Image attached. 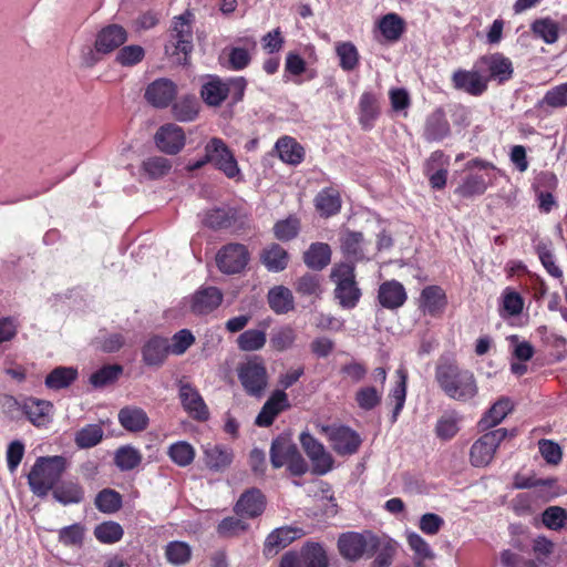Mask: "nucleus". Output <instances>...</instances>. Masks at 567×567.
Masks as SVG:
<instances>
[{
    "label": "nucleus",
    "mask_w": 567,
    "mask_h": 567,
    "mask_svg": "<svg viewBox=\"0 0 567 567\" xmlns=\"http://www.w3.org/2000/svg\"><path fill=\"white\" fill-rule=\"evenodd\" d=\"M435 381L447 398L458 402H468L478 393L474 373L450 359L439 360L435 367Z\"/></svg>",
    "instance_id": "1"
},
{
    "label": "nucleus",
    "mask_w": 567,
    "mask_h": 567,
    "mask_svg": "<svg viewBox=\"0 0 567 567\" xmlns=\"http://www.w3.org/2000/svg\"><path fill=\"white\" fill-rule=\"evenodd\" d=\"M66 468L63 456L39 457L32 466L28 483L32 493L44 497L55 486Z\"/></svg>",
    "instance_id": "2"
},
{
    "label": "nucleus",
    "mask_w": 567,
    "mask_h": 567,
    "mask_svg": "<svg viewBox=\"0 0 567 567\" xmlns=\"http://www.w3.org/2000/svg\"><path fill=\"white\" fill-rule=\"evenodd\" d=\"M204 150L205 154L202 158L187 164L188 171L199 169L210 163L215 168L223 172L226 177L230 179L240 178L241 172L237 159L221 138H210Z\"/></svg>",
    "instance_id": "3"
},
{
    "label": "nucleus",
    "mask_w": 567,
    "mask_h": 567,
    "mask_svg": "<svg viewBox=\"0 0 567 567\" xmlns=\"http://www.w3.org/2000/svg\"><path fill=\"white\" fill-rule=\"evenodd\" d=\"M193 18L190 12H185L179 17H175L169 40L165 45V53L174 58V62L185 64L193 51Z\"/></svg>",
    "instance_id": "4"
},
{
    "label": "nucleus",
    "mask_w": 567,
    "mask_h": 567,
    "mask_svg": "<svg viewBox=\"0 0 567 567\" xmlns=\"http://www.w3.org/2000/svg\"><path fill=\"white\" fill-rule=\"evenodd\" d=\"M331 280L336 284L334 298L344 309L354 308L360 298L361 290L355 281L354 266L340 264L332 268Z\"/></svg>",
    "instance_id": "5"
},
{
    "label": "nucleus",
    "mask_w": 567,
    "mask_h": 567,
    "mask_svg": "<svg viewBox=\"0 0 567 567\" xmlns=\"http://www.w3.org/2000/svg\"><path fill=\"white\" fill-rule=\"evenodd\" d=\"M338 548L341 556L350 561L371 557L379 548V539L371 532H348L338 539Z\"/></svg>",
    "instance_id": "6"
},
{
    "label": "nucleus",
    "mask_w": 567,
    "mask_h": 567,
    "mask_svg": "<svg viewBox=\"0 0 567 567\" xmlns=\"http://www.w3.org/2000/svg\"><path fill=\"white\" fill-rule=\"evenodd\" d=\"M238 379L251 396L260 398L268 385V373L264 360L252 357L238 368Z\"/></svg>",
    "instance_id": "7"
},
{
    "label": "nucleus",
    "mask_w": 567,
    "mask_h": 567,
    "mask_svg": "<svg viewBox=\"0 0 567 567\" xmlns=\"http://www.w3.org/2000/svg\"><path fill=\"white\" fill-rule=\"evenodd\" d=\"M215 260L220 272L236 275L246 269L250 260V252L245 245L230 243L218 250Z\"/></svg>",
    "instance_id": "8"
},
{
    "label": "nucleus",
    "mask_w": 567,
    "mask_h": 567,
    "mask_svg": "<svg viewBox=\"0 0 567 567\" xmlns=\"http://www.w3.org/2000/svg\"><path fill=\"white\" fill-rule=\"evenodd\" d=\"M508 431L506 429H496L482 435L471 447V463L476 466L488 465L499 444L506 439Z\"/></svg>",
    "instance_id": "9"
},
{
    "label": "nucleus",
    "mask_w": 567,
    "mask_h": 567,
    "mask_svg": "<svg viewBox=\"0 0 567 567\" xmlns=\"http://www.w3.org/2000/svg\"><path fill=\"white\" fill-rule=\"evenodd\" d=\"M320 431L327 436L331 447L339 455H352L361 445L360 435L349 426L323 425Z\"/></svg>",
    "instance_id": "10"
},
{
    "label": "nucleus",
    "mask_w": 567,
    "mask_h": 567,
    "mask_svg": "<svg viewBox=\"0 0 567 567\" xmlns=\"http://www.w3.org/2000/svg\"><path fill=\"white\" fill-rule=\"evenodd\" d=\"M299 440L311 461L313 474L324 475L332 470L334 460L321 442L307 432L301 433Z\"/></svg>",
    "instance_id": "11"
},
{
    "label": "nucleus",
    "mask_w": 567,
    "mask_h": 567,
    "mask_svg": "<svg viewBox=\"0 0 567 567\" xmlns=\"http://www.w3.org/2000/svg\"><path fill=\"white\" fill-rule=\"evenodd\" d=\"M178 396L184 410L197 421H206L209 416L208 408L198 392L189 382L179 381Z\"/></svg>",
    "instance_id": "12"
},
{
    "label": "nucleus",
    "mask_w": 567,
    "mask_h": 567,
    "mask_svg": "<svg viewBox=\"0 0 567 567\" xmlns=\"http://www.w3.org/2000/svg\"><path fill=\"white\" fill-rule=\"evenodd\" d=\"M127 31L120 24H109L96 34L94 49L96 53L109 54L124 44Z\"/></svg>",
    "instance_id": "13"
},
{
    "label": "nucleus",
    "mask_w": 567,
    "mask_h": 567,
    "mask_svg": "<svg viewBox=\"0 0 567 567\" xmlns=\"http://www.w3.org/2000/svg\"><path fill=\"white\" fill-rule=\"evenodd\" d=\"M224 295L217 287H203L190 299V311L197 316L208 315L223 302Z\"/></svg>",
    "instance_id": "14"
},
{
    "label": "nucleus",
    "mask_w": 567,
    "mask_h": 567,
    "mask_svg": "<svg viewBox=\"0 0 567 567\" xmlns=\"http://www.w3.org/2000/svg\"><path fill=\"white\" fill-rule=\"evenodd\" d=\"M340 248L342 254L352 261L368 259V243L360 231L346 229L340 235Z\"/></svg>",
    "instance_id": "15"
},
{
    "label": "nucleus",
    "mask_w": 567,
    "mask_h": 567,
    "mask_svg": "<svg viewBox=\"0 0 567 567\" xmlns=\"http://www.w3.org/2000/svg\"><path fill=\"white\" fill-rule=\"evenodd\" d=\"M155 143L162 152L177 154L185 145V135L179 126L166 124L156 132Z\"/></svg>",
    "instance_id": "16"
},
{
    "label": "nucleus",
    "mask_w": 567,
    "mask_h": 567,
    "mask_svg": "<svg viewBox=\"0 0 567 567\" xmlns=\"http://www.w3.org/2000/svg\"><path fill=\"white\" fill-rule=\"evenodd\" d=\"M303 536V530L297 527L284 526L272 530L265 540L264 553L274 556L293 540Z\"/></svg>",
    "instance_id": "17"
},
{
    "label": "nucleus",
    "mask_w": 567,
    "mask_h": 567,
    "mask_svg": "<svg viewBox=\"0 0 567 567\" xmlns=\"http://www.w3.org/2000/svg\"><path fill=\"white\" fill-rule=\"evenodd\" d=\"M452 82L455 89L478 96L486 91L488 79L477 71L457 70L452 75Z\"/></svg>",
    "instance_id": "18"
},
{
    "label": "nucleus",
    "mask_w": 567,
    "mask_h": 567,
    "mask_svg": "<svg viewBox=\"0 0 567 567\" xmlns=\"http://www.w3.org/2000/svg\"><path fill=\"white\" fill-rule=\"evenodd\" d=\"M176 95V85L168 79H157L145 91L146 101L155 107H166Z\"/></svg>",
    "instance_id": "19"
},
{
    "label": "nucleus",
    "mask_w": 567,
    "mask_h": 567,
    "mask_svg": "<svg viewBox=\"0 0 567 567\" xmlns=\"http://www.w3.org/2000/svg\"><path fill=\"white\" fill-rule=\"evenodd\" d=\"M265 497L260 491L252 488L246 491L237 501L235 512L241 517L254 518L262 514Z\"/></svg>",
    "instance_id": "20"
},
{
    "label": "nucleus",
    "mask_w": 567,
    "mask_h": 567,
    "mask_svg": "<svg viewBox=\"0 0 567 567\" xmlns=\"http://www.w3.org/2000/svg\"><path fill=\"white\" fill-rule=\"evenodd\" d=\"M53 405L50 401L28 398L22 403V411L35 426H42L51 421Z\"/></svg>",
    "instance_id": "21"
},
{
    "label": "nucleus",
    "mask_w": 567,
    "mask_h": 567,
    "mask_svg": "<svg viewBox=\"0 0 567 567\" xmlns=\"http://www.w3.org/2000/svg\"><path fill=\"white\" fill-rule=\"evenodd\" d=\"M288 406V396L281 390H276L266 401L261 411L256 417L255 423L258 426H269L275 417Z\"/></svg>",
    "instance_id": "22"
},
{
    "label": "nucleus",
    "mask_w": 567,
    "mask_h": 567,
    "mask_svg": "<svg viewBox=\"0 0 567 567\" xmlns=\"http://www.w3.org/2000/svg\"><path fill=\"white\" fill-rule=\"evenodd\" d=\"M204 462L213 471H221L233 462V451L221 444L207 443L204 445Z\"/></svg>",
    "instance_id": "23"
},
{
    "label": "nucleus",
    "mask_w": 567,
    "mask_h": 567,
    "mask_svg": "<svg viewBox=\"0 0 567 567\" xmlns=\"http://www.w3.org/2000/svg\"><path fill=\"white\" fill-rule=\"evenodd\" d=\"M120 424L130 432H142L150 423L146 412L138 406L128 405L118 411Z\"/></svg>",
    "instance_id": "24"
},
{
    "label": "nucleus",
    "mask_w": 567,
    "mask_h": 567,
    "mask_svg": "<svg viewBox=\"0 0 567 567\" xmlns=\"http://www.w3.org/2000/svg\"><path fill=\"white\" fill-rule=\"evenodd\" d=\"M446 305V297L439 286L425 287L420 296V309L430 316H436L443 311Z\"/></svg>",
    "instance_id": "25"
},
{
    "label": "nucleus",
    "mask_w": 567,
    "mask_h": 567,
    "mask_svg": "<svg viewBox=\"0 0 567 567\" xmlns=\"http://www.w3.org/2000/svg\"><path fill=\"white\" fill-rule=\"evenodd\" d=\"M481 63L487 68L489 78L497 80L499 83L509 80L513 75L512 61L501 53L483 56Z\"/></svg>",
    "instance_id": "26"
},
{
    "label": "nucleus",
    "mask_w": 567,
    "mask_h": 567,
    "mask_svg": "<svg viewBox=\"0 0 567 567\" xmlns=\"http://www.w3.org/2000/svg\"><path fill=\"white\" fill-rule=\"evenodd\" d=\"M200 95L210 106H219L228 96V89L224 80L216 75H208L202 85Z\"/></svg>",
    "instance_id": "27"
},
{
    "label": "nucleus",
    "mask_w": 567,
    "mask_h": 567,
    "mask_svg": "<svg viewBox=\"0 0 567 567\" xmlns=\"http://www.w3.org/2000/svg\"><path fill=\"white\" fill-rule=\"evenodd\" d=\"M169 353L168 340L161 337L151 338L142 350L145 364L155 367L162 365Z\"/></svg>",
    "instance_id": "28"
},
{
    "label": "nucleus",
    "mask_w": 567,
    "mask_h": 567,
    "mask_svg": "<svg viewBox=\"0 0 567 567\" xmlns=\"http://www.w3.org/2000/svg\"><path fill=\"white\" fill-rule=\"evenodd\" d=\"M378 298L384 308L396 309L405 302L406 292L402 284L391 280L380 286Z\"/></svg>",
    "instance_id": "29"
},
{
    "label": "nucleus",
    "mask_w": 567,
    "mask_h": 567,
    "mask_svg": "<svg viewBox=\"0 0 567 567\" xmlns=\"http://www.w3.org/2000/svg\"><path fill=\"white\" fill-rule=\"evenodd\" d=\"M315 206L322 217L337 215L341 209L340 193L333 187L321 189L315 197Z\"/></svg>",
    "instance_id": "30"
},
{
    "label": "nucleus",
    "mask_w": 567,
    "mask_h": 567,
    "mask_svg": "<svg viewBox=\"0 0 567 567\" xmlns=\"http://www.w3.org/2000/svg\"><path fill=\"white\" fill-rule=\"evenodd\" d=\"M298 447L287 437H277L272 441L270 447V462L275 468L286 465L290 458L296 455Z\"/></svg>",
    "instance_id": "31"
},
{
    "label": "nucleus",
    "mask_w": 567,
    "mask_h": 567,
    "mask_svg": "<svg viewBox=\"0 0 567 567\" xmlns=\"http://www.w3.org/2000/svg\"><path fill=\"white\" fill-rule=\"evenodd\" d=\"M276 151L280 159L289 165H298L305 157L303 147L289 136H284L277 141Z\"/></svg>",
    "instance_id": "32"
},
{
    "label": "nucleus",
    "mask_w": 567,
    "mask_h": 567,
    "mask_svg": "<svg viewBox=\"0 0 567 567\" xmlns=\"http://www.w3.org/2000/svg\"><path fill=\"white\" fill-rule=\"evenodd\" d=\"M450 133V124L442 111L433 112L426 120L424 137L429 142H437Z\"/></svg>",
    "instance_id": "33"
},
{
    "label": "nucleus",
    "mask_w": 567,
    "mask_h": 567,
    "mask_svg": "<svg viewBox=\"0 0 567 567\" xmlns=\"http://www.w3.org/2000/svg\"><path fill=\"white\" fill-rule=\"evenodd\" d=\"M331 259V249L328 244L313 243L303 254L305 264L315 270L323 269Z\"/></svg>",
    "instance_id": "34"
},
{
    "label": "nucleus",
    "mask_w": 567,
    "mask_h": 567,
    "mask_svg": "<svg viewBox=\"0 0 567 567\" xmlns=\"http://www.w3.org/2000/svg\"><path fill=\"white\" fill-rule=\"evenodd\" d=\"M260 260L269 271L278 272L287 267L288 254L278 244H271L262 250Z\"/></svg>",
    "instance_id": "35"
},
{
    "label": "nucleus",
    "mask_w": 567,
    "mask_h": 567,
    "mask_svg": "<svg viewBox=\"0 0 567 567\" xmlns=\"http://www.w3.org/2000/svg\"><path fill=\"white\" fill-rule=\"evenodd\" d=\"M512 410L513 404L511 400L508 398H501L481 419L480 426L483 430L496 426L507 416Z\"/></svg>",
    "instance_id": "36"
},
{
    "label": "nucleus",
    "mask_w": 567,
    "mask_h": 567,
    "mask_svg": "<svg viewBox=\"0 0 567 567\" xmlns=\"http://www.w3.org/2000/svg\"><path fill=\"white\" fill-rule=\"evenodd\" d=\"M78 378V370L73 367H56L45 378V386L51 390H61L71 385Z\"/></svg>",
    "instance_id": "37"
},
{
    "label": "nucleus",
    "mask_w": 567,
    "mask_h": 567,
    "mask_svg": "<svg viewBox=\"0 0 567 567\" xmlns=\"http://www.w3.org/2000/svg\"><path fill=\"white\" fill-rule=\"evenodd\" d=\"M268 303L276 313H287L293 308L292 293L284 286L274 287L268 292Z\"/></svg>",
    "instance_id": "38"
},
{
    "label": "nucleus",
    "mask_w": 567,
    "mask_h": 567,
    "mask_svg": "<svg viewBox=\"0 0 567 567\" xmlns=\"http://www.w3.org/2000/svg\"><path fill=\"white\" fill-rule=\"evenodd\" d=\"M84 492L82 487L72 481L62 482L53 489V497L63 505L82 502Z\"/></svg>",
    "instance_id": "39"
},
{
    "label": "nucleus",
    "mask_w": 567,
    "mask_h": 567,
    "mask_svg": "<svg viewBox=\"0 0 567 567\" xmlns=\"http://www.w3.org/2000/svg\"><path fill=\"white\" fill-rule=\"evenodd\" d=\"M396 375L399 378L395 386L390 391L389 398L395 402L393 411H392V417L391 422L395 423L398 420L399 414L401 413L406 398V382H408V374L404 369H399L396 371Z\"/></svg>",
    "instance_id": "40"
},
{
    "label": "nucleus",
    "mask_w": 567,
    "mask_h": 567,
    "mask_svg": "<svg viewBox=\"0 0 567 567\" xmlns=\"http://www.w3.org/2000/svg\"><path fill=\"white\" fill-rule=\"evenodd\" d=\"M302 567H328L326 550L317 543L307 544L300 551Z\"/></svg>",
    "instance_id": "41"
},
{
    "label": "nucleus",
    "mask_w": 567,
    "mask_h": 567,
    "mask_svg": "<svg viewBox=\"0 0 567 567\" xmlns=\"http://www.w3.org/2000/svg\"><path fill=\"white\" fill-rule=\"evenodd\" d=\"M167 454L172 462L181 467H186L195 458V449L186 441H178L169 445Z\"/></svg>",
    "instance_id": "42"
},
{
    "label": "nucleus",
    "mask_w": 567,
    "mask_h": 567,
    "mask_svg": "<svg viewBox=\"0 0 567 567\" xmlns=\"http://www.w3.org/2000/svg\"><path fill=\"white\" fill-rule=\"evenodd\" d=\"M336 53L339 58V65L343 71H353L359 64V52L352 42H338Z\"/></svg>",
    "instance_id": "43"
},
{
    "label": "nucleus",
    "mask_w": 567,
    "mask_h": 567,
    "mask_svg": "<svg viewBox=\"0 0 567 567\" xmlns=\"http://www.w3.org/2000/svg\"><path fill=\"white\" fill-rule=\"evenodd\" d=\"M142 454L131 445L121 446L116 450L114 463L121 471H131L140 465Z\"/></svg>",
    "instance_id": "44"
},
{
    "label": "nucleus",
    "mask_w": 567,
    "mask_h": 567,
    "mask_svg": "<svg viewBox=\"0 0 567 567\" xmlns=\"http://www.w3.org/2000/svg\"><path fill=\"white\" fill-rule=\"evenodd\" d=\"M532 30L548 44L555 43L559 37V24L550 18L536 20L532 24Z\"/></svg>",
    "instance_id": "45"
},
{
    "label": "nucleus",
    "mask_w": 567,
    "mask_h": 567,
    "mask_svg": "<svg viewBox=\"0 0 567 567\" xmlns=\"http://www.w3.org/2000/svg\"><path fill=\"white\" fill-rule=\"evenodd\" d=\"M124 530L116 522H104L94 528V536L103 544H114L123 537Z\"/></svg>",
    "instance_id": "46"
},
{
    "label": "nucleus",
    "mask_w": 567,
    "mask_h": 567,
    "mask_svg": "<svg viewBox=\"0 0 567 567\" xmlns=\"http://www.w3.org/2000/svg\"><path fill=\"white\" fill-rule=\"evenodd\" d=\"M360 123L364 128H370L377 118L379 111L373 94L365 92L360 97Z\"/></svg>",
    "instance_id": "47"
},
{
    "label": "nucleus",
    "mask_w": 567,
    "mask_h": 567,
    "mask_svg": "<svg viewBox=\"0 0 567 567\" xmlns=\"http://www.w3.org/2000/svg\"><path fill=\"white\" fill-rule=\"evenodd\" d=\"M266 340L267 338L264 331L249 329L238 337L237 344L243 351H257L264 348Z\"/></svg>",
    "instance_id": "48"
},
{
    "label": "nucleus",
    "mask_w": 567,
    "mask_h": 567,
    "mask_svg": "<svg viewBox=\"0 0 567 567\" xmlns=\"http://www.w3.org/2000/svg\"><path fill=\"white\" fill-rule=\"evenodd\" d=\"M379 28L386 40L395 41L403 32L404 22L398 14L389 13L381 19Z\"/></svg>",
    "instance_id": "49"
},
{
    "label": "nucleus",
    "mask_w": 567,
    "mask_h": 567,
    "mask_svg": "<svg viewBox=\"0 0 567 567\" xmlns=\"http://www.w3.org/2000/svg\"><path fill=\"white\" fill-rule=\"evenodd\" d=\"M142 168L150 178L156 179L167 175L172 164L166 157L153 156L143 162Z\"/></svg>",
    "instance_id": "50"
},
{
    "label": "nucleus",
    "mask_w": 567,
    "mask_h": 567,
    "mask_svg": "<svg viewBox=\"0 0 567 567\" xmlns=\"http://www.w3.org/2000/svg\"><path fill=\"white\" fill-rule=\"evenodd\" d=\"M103 437V430L97 424H89L78 431L75 435V443L79 447L89 449L93 447L101 442Z\"/></svg>",
    "instance_id": "51"
},
{
    "label": "nucleus",
    "mask_w": 567,
    "mask_h": 567,
    "mask_svg": "<svg viewBox=\"0 0 567 567\" xmlns=\"http://www.w3.org/2000/svg\"><path fill=\"white\" fill-rule=\"evenodd\" d=\"M123 369L118 364L105 365L90 377V383L94 388H103L107 384L115 382L121 375Z\"/></svg>",
    "instance_id": "52"
},
{
    "label": "nucleus",
    "mask_w": 567,
    "mask_h": 567,
    "mask_svg": "<svg viewBox=\"0 0 567 567\" xmlns=\"http://www.w3.org/2000/svg\"><path fill=\"white\" fill-rule=\"evenodd\" d=\"M95 506L103 513H115L122 506L121 495L113 489H103L95 497Z\"/></svg>",
    "instance_id": "53"
},
{
    "label": "nucleus",
    "mask_w": 567,
    "mask_h": 567,
    "mask_svg": "<svg viewBox=\"0 0 567 567\" xmlns=\"http://www.w3.org/2000/svg\"><path fill=\"white\" fill-rule=\"evenodd\" d=\"M382 392L374 386L360 388L355 393L358 406L364 411H370L381 403Z\"/></svg>",
    "instance_id": "54"
},
{
    "label": "nucleus",
    "mask_w": 567,
    "mask_h": 567,
    "mask_svg": "<svg viewBox=\"0 0 567 567\" xmlns=\"http://www.w3.org/2000/svg\"><path fill=\"white\" fill-rule=\"evenodd\" d=\"M567 511L560 506L547 507L542 516L543 524L551 530H560L565 527Z\"/></svg>",
    "instance_id": "55"
},
{
    "label": "nucleus",
    "mask_w": 567,
    "mask_h": 567,
    "mask_svg": "<svg viewBox=\"0 0 567 567\" xmlns=\"http://www.w3.org/2000/svg\"><path fill=\"white\" fill-rule=\"evenodd\" d=\"M84 527L76 523L59 530V542L68 547H81L84 539Z\"/></svg>",
    "instance_id": "56"
},
{
    "label": "nucleus",
    "mask_w": 567,
    "mask_h": 567,
    "mask_svg": "<svg viewBox=\"0 0 567 567\" xmlns=\"http://www.w3.org/2000/svg\"><path fill=\"white\" fill-rule=\"evenodd\" d=\"M486 189L487 184L483 176L471 175L457 187L456 193L462 197H472L484 194Z\"/></svg>",
    "instance_id": "57"
},
{
    "label": "nucleus",
    "mask_w": 567,
    "mask_h": 567,
    "mask_svg": "<svg viewBox=\"0 0 567 567\" xmlns=\"http://www.w3.org/2000/svg\"><path fill=\"white\" fill-rule=\"evenodd\" d=\"M165 555L173 565H183L190 558V548L184 542H171L166 546Z\"/></svg>",
    "instance_id": "58"
},
{
    "label": "nucleus",
    "mask_w": 567,
    "mask_h": 567,
    "mask_svg": "<svg viewBox=\"0 0 567 567\" xmlns=\"http://www.w3.org/2000/svg\"><path fill=\"white\" fill-rule=\"evenodd\" d=\"M145 55L141 45L132 44L123 47L116 54V62L123 66H133L140 63Z\"/></svg>",
    "instance_id": "59"
},
{
    "label": "nucleus",
    "mask_w": 567,
    "mask_h": 567,
    "mask_svg": "<svg viewBox=\"0 0 567 567\" xmlns=\"http://www.w3.org/2000/svg\"><path fill=\"white\" fill-rule=\"evenodd\" d=\"M195 342V337L187 329H182L172 337L168 348L172 354L182 355Z\"/></svg>",
    "instance_id": "60"
},
{
    "label": "nucleus",
    "mask_w": 567,
    "mask_h": 567,
    "mask_svg": "<svg viewBox=\"0 0 567 567\" xmlns=\"http://www.w3.org/2000/svg\"><path fill=\"white\" fill-rule=\"evenodd\" d=\"M295 340V330L290 327H284L272 333L270 343L274 349L278 351H285L292 347Z\"/></svg>",
    "instance_id": "61"
},
{
    "label": "nucleus",
    "mask_w": 567,
    "mask_h": 567,
    "mask_svg": "<svg viewBox=\"0 0 567 567\" xmlns=\"http://www.w3.org/2000/svg\"><path fill=\"white\" fill-rule=\"evenodd\" d=\"M410 548L414 551L420 560L431 559L434 557L427 542L416 533H409L406 536Z\"/></svg>",
    "instance_id": "62"
},
{
    "label": "nucleus",
    "mask_w": 567,
    "mask_h": 567,
    "mask_svg": "<svg viewBox=\"0 0 567 567\" xmlns=\"http://www.w3.org/2000/svg\"><path fill=\"white\" fill-rule=\"evenodd\" d=\"M542 103L547 104L551 107H564L567 106V83L557 85L549 90Z\"/></svg>",
    "instance_id": "63"
},
{
    "label": "nucleus",
    "mask_w": 567,
    "mask_h": 567,
    "mask_svg": "<svg viewBox=\"0 0 567 567\" xmlns=\"http://www.w3.org/2000/svg\"><path fill=\"white\" fill-rule=\"evenodd\" d=\"M499 559L503 567H538L534 560L525 559L511 549H504L501 553Z\"/></svg>",
    "instance_id": "64"
}]
</instances>
